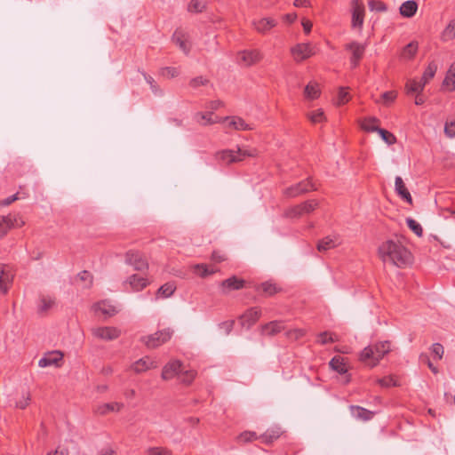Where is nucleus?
I'll return each instance as SVG.
<instances>
[{"instance_id": "f257e3e1", "label": "nucleus", "mask_w": 455, "mask_h": 455, "mask_svg": "<svg viewBox=\"0 0 455 455\" xmlns=\"http://www.w3.org/2000/svg\"><path fill=\"white\" fill-rule=\"evenodd\" d=\"M379 256L384 263L398 267H405L412 262L411 251L400 242L388 240L379 247Z\"/></svg>"}, {"instance_id": "f03ea898", "label": "nucleus", "mask_w": 455, "mask_h": 455, "mask_svg": "<svg viewBox=\"0 0 455 455\" xmlns=\"http://www.w3.org/2000/svg\"><path fill=\"white\" fill-rule=\"evenodd\" d=\"M390 350L391 346L389 341L378 342L364 347L360 353L359 360L372 368L376 366Z\"/></svg>"}, {"instance_id": "7ed1b4c3", "label": "nucleus", "mask_w": 455, "mask_h": 455, "mask_svg": "<svg viewBox=\"0 0 455 455\" xmlns=\"http://www.w3.org/2000/svg\"><path fill=\"white\" fill-rule=\"evenodd\" d=\"M258 156V150L256 148H237V150L224 149L218 151L215 154V157L223 164L229 165L234 163L242 162L245 157H255Z\"/></svg>"}, {"instance_id": "20e7f679", "label": "nucleus", "mask_w": 455, "mask_h": 455, "mask_svg": "<svg viewBox=\"0 0 455 455\" xmlns=\"http://www.w3.org/2000/svg\"><path fill=\"white\" fill-rule=\"evenodd\" d=\"M317 185L313 181L311 177L307 178L298 183L292 184L282 191L284 198L291 199L303 196L310 191H316Z\"/></svg>"}, {"instance_id": "39448f33", "label": "nucleus", "mask_w": 455, "mask_h": 455, "mask_svg": "<svg viewBox=\"0 0 455 455\" xmlns=\"http://www.w3.org/2000/svg\"><path fill=\"white\" fill-rule=\"evenodd\" d=\"M124 262L138 272L148 271L149 267L148 261L145 255L137 250L127 251L124 254Z\"/></svg>"}, {"instance_id": "423d86ee", "label": "nucleus", "mask_w": 455, "mask_h": 455, "mask_svg": "<svg viewBox=\"0 0 455 455\" xmlns=\"http://www.w3.org/2000/svg\"><path fill=\"white\" fill-rule=\"evenodd\" d=\"M319 206V202L315 199L304 201L301 204L293 205L284 211L283 215L286 218H299L304 214H309Z\"/></svg>"}, {"instance_id": "0eeeda50", "label": "nucleus", "mask_w": 455, "mask_h": 455, "mask_svg": "<svg viewBox=\"0 0 455 455\" xmlns=\"http://www.w3.org/2000/svg\"><path fill=\"white\" fill-rule=\"evenodd\" d=\"M172 330L167 328L158 331L154 334L142 337L141 341L148 348H156L169 341L172 339Z\"/></svg>"}, {"instance_id": "6e6552de", "label": "nucleus", "mask_w": 455, "mask_h": 455, "mask_svg": "<svg viewBox=\"0 0 455 455\" xmlns=\"http://www.w3.org/2000/svg\"><path fill=\"white\" fill-rule=\"evenodd\" d=\"M345 50L351 53L350 64L352 68L359 66L361 60L365 52V44H362L356 41H352L344 46Z\"/></svg>"}, {"instance_id": "1a4fd4ad", "label": "nucleus", "mask_w": 455, "mask_h": 455, "mask_svg": "<svg viewBox=\"0 0 455 455\" xmlns=\"http://www.w3.org/2000/svg\"><path fill=\"white\" fill-rule=\"evenodd\" d=\"M291 54L296 62H301L315 55V52L309 43H301L291 48Z\"/></svg>"}, {"instance_id": "9d476101", "label": "nucleus", "mask_w": 455, "mask_h": 455, "mask_svg": "<svg viewBox=\"0 0 455 455\" xmlns=\"http://www.w3.org/2000/svg\"><path fill=\"white\" fill-rule=\"evenodd\" d=\"M94 337L103 340H113L120 337L121 331L116 327L104 326L92 329Z\"/></svg>"}, {"instance_id": "9b49d317", "label": "nucleus", "mask_w": 455, "mask_h": 455, "mask_svg": "<svg viewBox=\"0 0 455 455\" xmlns=\"http://www.w3.org/2000/svg\"><path fill=\"white\" fill-rule=\"evenodd\" d=\"M172 41L179 46V48L185 53L188 54L191 50V44L189 42V36L182 28H177L172 36Z\"/></svg>"}, {"instance_id": "f8f14e48", "label": "nucleus", "mask_w": 455, "mask_h": 455, "mask_svg": "<svg viewBox=\"0 0 455 455\" xmlns=\"http://www.w3.org/2000/svg\"><path fill=\"white\" fill-rule=\"evenodd\" d=\"M239 63L244 67L252 66L262 60L261 52L257 50H245L238 53Z\"/></svg>"}, {"instance_id": "ddd939ff", "label": "nucleus", "mask_w": 455, "mask_h": 455, "mask_svg": "<svg viewBox=\"0 0 455 455\" xmlns=\"http://www.w3.org/2000/svg\"><path fill=\"white\" fill-rule=\"evenodd\" d=\"M149 283L150 281L148 278L132 274L124 281L123 285L124 287L129 285L131 291L137 292L144 290Z\"/></svg>"}, {"instance_id": "4468645a", "label": "nucleus", "mask_w": 455, "mask_h": 455, "mask_svg": "<svg viewBox=\"0 0 455 455\" xmlns=\"http://www.w3.org/2000/svg\"><path fill=\"white\" fill-rule=\"evenodd\" d=\"M13 274L11 267L5 264H0V292L6 294L12 283Z\"/></svg>"}, {"instance_id": "2eb2a0df", "label": "nucleus", "mask_w": 455, "mask_h": 455, "mask_svg": "<svg viewBox=\"0 0 455 455\" xmlns=\"http://www.w3.org/2000/svg\"><path fill=\"white\" fill-rule=\"evenodd\" d=\"M63 361V354L59 350H54L44 354L39 360L38 365L42 368L54 365L60 367Z\"/></svg>"}, {"instance_id": "dca6fc26", "label": "nucleus", "mask_w": 455, "mask_h": 455, "mask_svg": "<svg viewBox=\"0 0 455 455\" xmlns=\"http://www.w3.org/2000/svg\"><path fill=\"white\" fill-rule=\"evenodd\" d=\"M261 315V310L259 307H254L247 309L240 317L239 322L242 326L247 327L248 329L251 327L259 319Z\"/></svg>"}, {"instance_id": "f3484780", "label": "nucleus", "mask_w": 455, "mask_h": 455, "mask_svg": "<svg viewBox=\"0 0 455 455\" xmlns=\"http://www.w3.org/2000/svg\"><path fill=\"white\" fill-rule=\"evenodd\" d=\"M245 281L242 278H238L236 275L223 280L220 287L223 294H228L232 291L241 290L244 287Z\"/></svg>"}, {"instance_id": "a211bd4d", "label": "nucleus", "mask_w": 455, "mask_h": 455, "mask_svg": "<svg viewBox=\"0 0 455 455\" xmlns=\"http://www.w3.org/2000/svg\"><path fill=\"white\" fill-rule=\"evenodd\" d=\"M227 124L226 127L235 131H251L253 126L247 124L242 117L233 116L222 119Z\"/></svg>"}, {"instance_id": "6ab92c4d", "label": "nucleus", "mask_w": 455, "mask_h": 455, "mask_svg": "<svg viewBox=\"0 0 455 455\" xmlns=\"http://www.w3.org/2000/svg\"><path fill=\"white\" fill-rule=\"evenodd\" d=\"M285 330L284 322L275 320L260 326V333L263 336L273 337Z\"/></svg>"}, {"instance_id": "aec40b11", "label": "nucleus", "mask_w": 455, "mask_h": 455, "mask_svg": "<svg viewBox=\"0 0 455 455\" xmlns=\"http://www.w3.org/2000/svg\"><path fill=\"white\" fill-rule=\"evenodd\" d=\"M182 363L179 360H172L167 363L163 370L161 377L164 380H170L181 371Z\"/></svg>"}, {"instance_id": "412c9836", "label": "nucleus", "mask_w": 455, "mask_h": 455, "mask_svg": "<svg viewBox=\"0 0 455 455\" xmlns=\"http://www.w3.org/2000/svg\"><path fill=\"white\" fill-rule=\"evenodd\" d=\"M364 18V5L355 0L353 3L352 26L354 28H361Z\"/></svg>"}, {"instance_id": "4be33fe9", "label": "nucleus", "mask_w": 455, "mask_h": 455, "mask_svg": "<svg viewBox=\"0 0 455 455\" xmlns=\"http://www.w3.org/2000/svg\"><path fill=\"white\" fill-rule=\"evenodd\" d=\"M156 367V363L148 356H145L137 360L132 365V369L138 374L145 372L150 369H155Z\"/></svg>"}, {"instance_id": "5701e85b", "label": "nucleus", "mask_w": 455, "mask_h": 455, "mask_svg": "<svg viewBox=\"0 0 455 455\" xmlns=\"http://www.w3.org/2000/svg\"><path fill=\"white\" fill-rule=\"evenodd\" d=\"M349 411L354 418L362 421H369L375 415L374 411H371L358 405H350Z\"/></svg>"}, {"instance_id": "b1692460", "label": "nucleus", "mask_w": 455, "mask_h": 455, "mask_svg": "<svg viewBox=\"0 0 455 455\" xmlns=\"http://www.w3.org/2000/svg\"><path fill=\"white\" fill-rule=\"evenodd\" d=\"M124 407V404L123 403H107L98 405L95 408L94 412L98 415L103 416L107 415L109 412H119Z\"/></svg>"}, {"instance_id": "393cba45", "label": "nucleus", "mask_w": 455, "mask_h": 455, "mask_svg": "<svg viewBox=\"0 0 455 455\" xmlns=\"http://www.w3.org/2000/svg\"><path fill=\"white\" fill-rule=\"evenodd\" d=\"M395 192L398 194V196L409 203L410 204H412V197L408 191L407 188L405 187V184L403 180V179L400 176H397L395 180Z\"/></svg>"}, {"instance_id": "a878e982", "label": "nucleus", "mask_w": 455, "mask_h": 455, "mask_svg": "<svg viewBox=\"0 0 455 455\" xmlns=\"http://www.w3.org/2000/svg\"><path fill=\"white\" fill-rule=\"evenodd\" d=\"M418 10V4L416 1L408 0L402 4L400 6V14L406 18L414 16Z\"/></svg>"}, {"instance_id": "bb28decb", "label": "nucleus", "mask_w": 455, "mask_h": 455, "mask_svg": "<svg viewBox=\"0 0 455 455\" xmlns=\"http://www.w3.org/2000/svg\"><path fill=\"white\" fill-rule=\"evenodd\" d=\"M192 269L194 274L197 275L202 278H205L218 271V268L209 267L207 264L204 263L193 265Z\"/></svg>"}, {"instance_id": "cd10ccee", "label": "nucleus", "mask_w": 455, "mask_h": 455, "mask_svg": "<svg viewBox=\"0 0 455 455\" xmlns=\"http://www.w3.org/2000/svg\"><path fill=\"white\" fill-rule=\"evenodd\" d=\"M255 29L259 33H266L275 27L276 21L272 18H263L254 23Z\"/></svg>"}, {"instance_id": "c85d7f7f", "label": "nucleus", "mask_w": 455, "mask_h": 455, "mask_svg": "<svg viewBox=\"0 0 455 455\" xmlns=\"http://www.w3.org/2000/svg\"><path fill=\"white\" fill-rule=\"evenodd\" d=\"M15 220V217L11 214L0 217V238L4 237L14 227Z\"/></svg>"}, {"instance_id": "c756f323", "label": "nucleus", "mask_w": 455, "mask_h": 455, "mask_svg": "<svg viewBox=\"0 0 455 455\" xmlns=\"http://www.w3.org/2000/svg\"><path fill=\"white\" fill-rule=\"evenodd\" d=\"M330 367L339 374H345L347 372V363L345 358L339 355H336L329 363Z\"/></svg>"}, {"instance_id": "7c9ffc66", "label": "nucleus", "mask_w": 455, "mask_h": 455, "mask_svg": "<svg viewBox=\"0 0 455 455\" xmlns=\"http://www.w3.org/2000/svg\"><path fill=\"white\" fill-rule=\"evenodd\" d=\"M282 435V430L279 427L267 430L263 435H260L262 443L265 444H271L273 442L277 440Z\"/></svg>"}, {"instance_id": "2f4dec72", "label": "nucleus", "mask_w": 455, "mask_h": 455, "mask_svg": "<svg viewBox=\"0 0 455 455\" xmlns=\"http://www.w3.org/2000/svg\"><path fill=\"white\" fill-rule=\"evenodd\" d=\"M425 84L422 81L418 82L416 79H410L405 84L407 94L421 93L424 90Z\"/></svg>"}, {"instance_id": "473e14b6", "label": "nucleus", "mask_w": 455, "mask_h": 455, "mask_svg": "<svg viewBox=\"0 0 455 455\" xmlns=\"http://www.w3.org/2000/svg\"><path fill=\"white\" fill-rule=\"evenodd\" d=\"M260 288L266 296H274L282 291V288L277 286L276 283L270 281L264 282L260 284Z\"/></svg>"}, {"instance_id": "72a5a7b5", "label": "nucleus", "mask_w": 455, "mask_h": 455, "mask_svg": "<svg viewBox=\"0 0 455 455\" xmlns=\"http://www.w3.org/2000/svg\"><path fill=\"white\" fill-rule=\"evenodd\" d=\"M370 130L376 131L381 139L387 144V145H393L396 142V137L390 132L380 128V127H372Z\"/></svg>"}, {"instance_id": "f704fd0d", "label": "nucleus", "mask_w": 455, "mask_h": 455, "mask_svg": "<svg viewBox=\"0 0 455 455\" xmlns=\"http://www.w3.org/2000/svg\"><path fill=\"white\" fill-rule=\"evenodd\" d=\"M304 95L307 100H315L320 96V90L316 83H309L306 85Z\"/></svg>"}, {"instance_id": "c9c22d12", "label": "nucleus", "mask_w": 455, "mask_h": 455, "mask_svg": "<svg viewBox=\"0 0 455 455\" xmlns=\"http://www.w3.org/2000/svg\"><path fill=\"white\" fill-rule=\"evenodd\" d=\"M336 246H337V240L331 236H326L318 242L317 250L319 251H326L332 249Z\"/></svg>"}, {"instance_id": "e433bc0d", "label": "nucleus", "mask_w": 455, "mask_h": 455, "mask_svg": "<svg viewBox=\"0 0 455 455\" xmlns=\"http://www.w3.org/2000/svg\"><path fill=\"white\" fill-rule=\"evenodd\" d=\"M418 43L411 42L405 45L402 51V57L406 60H411L417 53Z\"/></svg>"}, {"instance_id": "4c0bfd02", "label": "nucleus", "mask_w": 455, "mask_h": 455, "mask_svg": "<svg viewBox=\"0 0 455 455\" xmlns=\"http://www.w3.org/2000/svg\"><path fill=\"white\" fill-rule=\"evenodd\" d=\"M437 70V65L435 61H432L428 64L427 68L425 69L421 81L425 85L435 76Z\"/></svg>"}, {"instance_id": "58836bf2", "label": "nucleus", "mask_w": 455, "mask_h": 455, "mask_svg": "<svg viewBox=\"0 0 455 455\" xmlns=\"http://www.w3.org/2000/svg\"><path fill=\"white\" fill-rule=\"evenodd\" d=\"M175 290L176 286L174 283L169 282L160 286L156 294L163 298H169L174 293Z\"/></svg>"}, {"instance_id": "ea45409f", "label": "nucleus", "mask_w": 455, "mask_h": 455, "mask_svg": "<svg viewBox=\"0 0 455 455\" xmlns=\"http://www.w3.org/2000/svg\"><path fill=\"white\" fill-rule=\"evenodd\" d=\"M207 3L204 0H191L188 5L189 12H202L205 10Z\"/></svg>"}, {"instance_id": "a19ab883", "label": "nucleus", "mask_w": 455, "mask_h": 455, "mask_svg": "<svg viewBox=\"0 0 455 455\" xmlns=\"http://www.w3.org/2000/svg\"><path fill=\"white\" fill-rule=\"evenodd\" d=\"M236 439L239 443H247L254 440L260 439V435H258L257 433L253 431H243Z\"/></svg>"}, {"instance_id": "79ce46f5", "label": "nucleus", "mask_w": 455, "mask_h": 455, "mask_svg": "<svg viewBox=\"0 0 455 455\" xmlns=\"http://www.w3.org/2000/svg\"><path fill=\"white\" fill-rule=\"evenodd\" d=\"M443 41H450L455 38V22L451 21L442 33Z\"/></svg>"}, {"instance_id": "37998d69", "label": "nucleus", "mask_w": 455, "mask_h": 455, "mask_svg": "<svg viewBox=\"0 0 455 455\" xmlns=\"http://www.w3.org/2000/svg\"><path fill=\"white\" fill-rule=\"evenodd\" d=\"M307 117L313 124L323 123L325 121L324 113L321 108L309 112L307 114Z\"/></svg>"}, {"instance_id": "c03bdc74", "label": "nucleus", "mask_w": 455, "mask_h": 455, "mask_svg": "<svg viewBox=\"0 0 455 455\" xmlns=\"http://www.w3.org/2000/svg\"><path fill=\"white\" fill-rule=\"evenodd\" d=\"M379 120L377 117H367L363 121L361 127L363 130L366 132H373L374 131H371L370 129L372 127H379Z\"/></svg>"}, {"instance_id": "a18cd8bd", "label": "nucleus", "mask_w": 455, "mask_h": 455, "mask_svg": "<svg viewBox=\"0 0 455 455\" xmlns=\"http://www.w3.org/2000/svg\"><path fill=\"white\" fill-rule=\"evenodd\" d=\"M306 334L305 330L303 329H291L285 331V336L290 340H298L304 337Z\"/></svg>"}, {"instance_id": "49530a36", "label": "nucleus", "mask_w": 455, "mask_h": 455, "mask_svg": "<svg viewBox=\"0 0 455 455\" xmlns=\"http://www.w3.org/2000/svg\"><path fill=\"white\" fill-rule=\"evenodd\" d=\"M212 112H208V113H197L196 115V121L197 123H199L200 124L202 125H206V124H214L216 123L217 121H213L212 119Z\"/></svg>"}, {"instance_id": "de8ad7c7", "label": "nucleus", "mask_w": 455, "mask_h": 455, "mask_svg": "<svg viewBox=\"0 0 455 455\" xmlns=\"http://www.w3.org/2000/svg\"><path fill=\"white\" fill-rule=\"evenodd\" d=\"M54 305V300L51 299L50 297H44L43 296L40 299V305L38 307V312L39 313H45L47 312L52 306Z\"/></svg>"}, {"instance_id": "09e8293b", "label": "nucleus", "mask_w": 455, "mask_h": 455, "mask_svg": "<svg viewBox=\"0 0 455 455\" xmlns=\"http://www.w3.org/2000/svg\"><path fill=\"white\" fill-rule=\"evenodd\" d=\"M97 309L100 311L103 315L108 316H112L116 313L115 307L107 304L105 301L99 303L97 305Z\"/></svg>"}, {"instance_id": "8fccbe9b", "label": "nucleus", "mask_w": 455, "mask_h": 455, "mask_svg": "<svg viewBox=\"0 0 455 455\" xmlns=\"http://www.w3.org/2000/svg\"><path fill=\"white\" fill-rule=\"evenodd\" d=\"M368 4H369V8L371 11L382 12H386L387 10L386 4L382 1L371 0V1H369Z\"/></svg>"}, {"instance_id": "3c124183", "label": "nucleus", "mask_w": 455, "mask_h": 455, "mask_svg": "<svg viewBox=\"0 0 455 455\" xmlns=\"http://www.w3.org/2000/svg\"><path fill=\"white\" fill-rule=\"evenodd\" d=\"M172 451L166 447H150L147 450L148 455H172Z\"/></svg>"}, {"instance_id": "603ef678", "label": "nucleus", "mask_w": 455, "mask_h": 455, "mask_svg": "<svg viewBox=\"0 0 455 455\" xmlns=\"http://www.w3.org/2000/svg\"><path fill=\"white\" fill-rule=\"evenodd\" d=\"M196 376V371L194 370H188L181 372L180 374V381L184 384L189 385L195 379Z\"/></svg>"}, {"instance_id": "864d4df0", "label": "nucleus", "mask_w": 455, "mask_h": 455, "mask_svg": "<svg viewBox=\"0 0 455 455\" xmlns=\"http://www.w3.org/2000/svg\"><path fill=\"white\" fill-rule=\"evenodd\" d=\"M406 223H407L409 228L411 231H413L418 236L420 237L422 235L423 229L419 223H418L416 220H414L413 219H411V218H408L406 220Z\"/></svg>"}, {"instance_id": "5fc2aeb1", "label": "nucleus", "mask_w": 455, "mask_h": 455, "mask_svg": "<svg viewBox=\"0 0 455 455\" xmlns=\"http://www.w3.org/2000/svg\"><path fill=\"white\" fill-rule=\"evenodd\" d=\"M160 74L167 78H174L179 76L180 71L175 67H165L161 69Z\"/></svg>"}, {"instance_id": "6e6d98bb", "label": "nucleus", "mask_w": 455, "mask_h": 455, "mask_svg": "<svg viewBox=\"0 0 455 455\" xmlns=\"http://www.w3.org/2000/svg\"><path fill=\"white\" fill-rule=\"evenodd\" d=\"M318 338H319V342L322 345H325V344H328V343H333V342H336L338 340L336 339V337H334V335L332 333L328 332V331L321 332L318 335Z\"/></svg>"}, {"instance_id": "4d7b16f0", "label": "nucleus", "mask_w": 455, "mask_h": 455, "mask_svg": "<svg viewBox=\"0 0 455 455\" xmlns=\"http://www.w3.org/2000/svg\"><path fill=\"white\" fill-rule=\"evenodd\" d=\"M209 80L202 76L192 78L189 81V86L193 89H196L199 86L207 85L209 84Z\"/></svg>"}, {"instance_id": "13d9d810", "label": "nucleus", "mask_w": 455, "mask_h": 455, "mask_svg": "<svg viewBox=\"0 0 455 455\" xmlns=\"http://www.w3.org/2000/svg\"><path fill=\"white\" fill-rule=\"evenodd\" d=\"M378 383L383 387L398 386L397 380L393 376H387L378 379Z\"/></svg>"}, {"instance_id": "bf43d9fd", "label": "nucleus", "mask_w": 455, "mask_h": 455, "mask_svg": "<svg viewBox=\"0 0 455 455\" xmlns=\"http://www.w3.org/2000/svg\"><path fill=\"white\" fill-rule=\"evenodd\" d=\"M397 97V92L395 91H387L381 94V100L384 104L389 105L395 101Z\"/></svg>"}, {"instance_id": "052dcab7", "label": "nucleus", "mask_w": 455, "mask_h": 455, "mask_svg": "<svg viewBox=\"0 0 455 455\" xmlns=\"http://www.w3.org/2000/svg\"><path fill=\"white\" fill-rule=\"evenodd\" d=\"M349 100H350V96H349L348 92L346 91L345 88L340 87L339 93H338L337 105H339V106L344 105L347 102H348Z\"/></svg>"}, {"instance_id": "680f3d73", "label": "nucleus", "mask_w": 455, "mask_h": 455, "mask_svg": "<svg viewBox=\"0 0 455 455\" xmlns=\"http://www.w3.org/2000/svg\"><path fill=\"white\" fill-rule=\"evenodd\" d=\"M78 278L82 281V282H86L87 283V287H91L92 285V283H93V276L92 275L87 271V270H83L81 271L79 274H78Z\"/></svg>"}, {"instance_id": "e2e57ef3", "label": "nucleus", "mask_w": 455, "mask_h": 455, "mask_svg": "<svg viewBox=\"0 0 455 455\" xmlns=\"http://www.w3.org/2000/svg\"><path fill=\"white\" fill-rule=\"evenodd\" d=\"M431 352L438 360H441L443 358L444 349L443 345L440 343H435L432 345Z\"/></svg>"}, {"instance_id": "0e129e2a", "label": "nucleus", "mask_w": 455, "mask_h": 455, "mask_svg": "<svg viewBox=\"0 0 455 455\" xmlns=\"http://www.w3.org/2000/svg\"><path fill=\"white\" fill-rule=\"evenodd\" d=\"M444 132L450 138H453L455 136V121L446 122Z\"/></svg>"}, {"instance_id": "69168bd1", "label": "nucleus", "mask_w": 455, "mask_h": 455, "mask_svg": "<svg viewBox=\"0 0 455 455\" xmlns=\"http://www.w3.org/2000/svg\"><path fill=\"white\" fill-rule=\"evenodd\" d=\"M211 259L216 263H221L227 259V256L220 251H213Z\"/></svg>"}, {"instance_id": "338daca9", "label": "nucleus", "mask_w": 455, "mask_h": 455, "mask_svg": "<svg viewBox=\"0 0 455 455\" xmlns=\"http://www.w3.org/2000/svg\"><path fill=\"white\" fill-rule=\"evenodd\" d=\"M420 361L422 363H426L428 366V368L431 370V371L434 373V374H436L438 372V370L437 368L432 363V362L430 361L429 357L427 355H421L420 357H419Z\"/></svg>"}, {"instance_id": "774afa93", "label": "nucleus", "mask_w": 455, "mask_h": 455, "mask_svg": "<svg viewBox=\"0 0 455 455\" xmlns=\"http://www.w3.org/2000/svg\"><path fill=\"white\" fill-rule=\"evenodd\" d=\"M234 324H235V321L230 320V321H225V322L220 323L219 326L220 329L225 331L226 334H229L231 332V331L233 330Z\"/></svg>"}]
</instances>
